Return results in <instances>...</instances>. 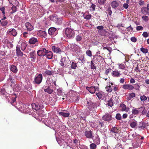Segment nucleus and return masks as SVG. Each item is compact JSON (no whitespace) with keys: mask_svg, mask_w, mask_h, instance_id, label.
<instances>
[{"mask_svg":"<svg viewBox=\"0 0 149 149\" xmlns=\"http://www.w3.org/2000/svg\"><path fill=\"white\" fill-rule=\"evenodd\" d=\"M86 106L90 111H94L95 108H96V103H87Z\"/></svg>","mask_w":149,"mask_h":149,"instance_id":"obj_8","label":"nucleus"},{"mask_svg":"<svg viewBox=\"0 0 149 149\" xmlns=\"http://www.w3.org/2000/svg\"><path fill=\"white\" fill-rule=\"evenodd\" d=\"M45 73L48 75H50L54 73V72L49 70H46L45 71Z\"/></svg>","mask_w":149,"mask_h":149,"instance_id":"obj_36","label":"nucleus"},{"mask_svg":"<svg viewBox=\"0 0 149 149\" xmlns=\"http://www.w3.org/2000/svg\"><path fill=\"white\" fill-rule=\"evenodd\" d=\"M141 51L144 53H146L148 52V49L143 47L141 48Z\"/></svg>","mask_w":149,"mask_h":149,"instance_id":"obj_45","label":"nucleus"},{"mask_svg":"<svg viewBox=\"0 0 149 149\" xmlns=\"http://www.w3.org/2000/svg\"><path fill=\"white\" fill-rule=\"evenodd\" d=\"M112 75L115 77H119L121 75L120 72L117 70L113 71L111 72Z\"/></svg>","mask_w":149,"mask_h":149,"instance_id":"obj_22","label":"nucleus"},{"mask_svg":"<svg viewBox=\"0 0 149 149\" xmlns=\"http://www.w3.org/2000/svg\"><path fill=\"white\" fill-rule=\"evenodd\" d=\"M84 135L87 138L89 139H93V136L92 135V132L91 130L86 131L84 132Z\"/></svg>","mask_w":149,"mask_h":149,"instance_id":"obj_12","label":"nucleus"},{"mask_svg":"<svg viewBox=\"0 0 149 149\" xmlns=\"http://www.w3.org/2000/svg\"><path fill=\"white\" fill-rule=\"evenodd\" d=\"M77 63L74 62H73L72 63L71 67L72 69H75L77 67Z\"/></svg>","mask_w":149,"mask_h":149,"instance_id":"obj_37","label":"nucleus"},{"mask_svg":"<svg viewBox=\"0 0 149 149\" xmlns=\"http://www.w3.org/2000/svg\"><path fill=\"white\" fill-rule=\"evenodd\" d=\"M11 70L14 73H16L17 71V69L16 66L14 65H12L10 67Z\"/></svg>","mask_w":149,"mask_h":149,"instance_id":"obj_28","label":"nucleus"},{"mask_svg":"<svg viewBox=\"0 0 149 149\" xmlns=\"http://www.w3.org/2000/svg\"><path fill=\"white\" fill-rule=\"evenodd\" d=\"M70 60L66 57H63L60 61V65L62 66L65 68H68L70 65Z\"/></svg>","mask_w":149,"mask_h":149,"instance_id":"obj_2","label":"nucleus"},{"mask_svg":"<svg viewBox=\"0 0 149 149\" xmlns=\"http://www.w3.org/2000/svg\"><path fill=\"white\" fill-rule=\"evenodd\" d=\"M131 40L133 42H135L136 41V39L134 37H132L131 38Z\"/></svg>","mask_w":149,"mask_h":149,"instance_id":"obj_62","label":"nucleus"},{"mask_svg":"<svg viewBox=\"0 0 149 149\" xmlns=\"http://www.w3.org/2000/svg\"><path fill=\"white\" fill-rule=\"evenodd\" d=\"M57 93L58 95H62L63 94V93L61 89L60 88L57 90Z\"/></svg>","mask_w":149,"mask_h":149,"instance_id":"obj_33","label":"nucleus"},{"mask_svg":"<svg viewBox=\"0 0 149 149\" xmlns=\"http://www.w3.org/2000/svg\"><path fill=\"white\" fill-rule=\"evenodd\" d=\"M17 47H20L21 49L24 51L26 47V45L25 42L20 41L18 42Z\"/></svg>","mask_w":149,"mask_h":149,"instance_id":"obj_7","label":"nucleus"},{"mask_svg":"<svg viewBox=\"0 0 149 149\" xmlns=\"http://www.w3.org/2000/svg\"><path fill=\"white\" fill-rule=\"evenodd\" d=\"M38 34L40 36L45 37L46 36V32L45 31H40L38 33Z\"/></svg>","mask_w":149,"mask_h":149,"instance_id":"obj_30","label":"nucleus"},{"mask_svg":"<svg viewBox=\"0 0 149 149\" xmlns=\"http://www.w3.org/2000/svg\"><path fill=\"white\" fill-rule=\"evenodd\" d=\"M42 79V75L41 74H40L36 76L33 82L34 84H39L41 82Z\"/></svg>","mask_w":149,"mask_h":149,"instance_id":"obj_4","label":"nucleus"},{"mask_svg":"<svg viewBox=\"0 0 149 149\" xmlns=\"http://www.w3.org/2000/svg\"><path fill=\"white\" fill-rule=\"evenodd\" d=\"M106 0H98V3L101 5H103L104 4Z\"/></svg>","mask_w":149,"mask_h":149,"instance_id":"obj_47","label":"nucleus"},{"mask_svg":"<svg viewBox=\"0 0 149 149\" xmlns=\"http://www.w3.org/2000/svg\"><path fill=\"white\" fill-rule=\"evenodd\" d=\"M139 125V128L142 129H144L146 128L148 126L146 123L144 122L140 123Z\"/></svg>","mask_w":149,"mask_h":149,"instance_id":"obj_29","label":"nucleus"},{"mask_svg":"<svg viewBox=\"0 0 149 149\" xmlns=\"http://www.w3.org/2000/svg\"><path fill=\"white\" fill-rule=\"evenodd\" d=\"M41 103H32L31 105L33 109L37 110L40 109H42V105L41 106Z\"/></svg>","mask_w":149,"mask_h":149,"instance_id":"obj_5","label":"nucleus"},{"mask_svg":"<svg viewBox=\"0 0 149 149\" xmlns=\"http://www.w3.org/2000/svg\"><path fill=\"white\" fill-rule=\"evenodd\" d=\"M142 13L144 15H149V10L146 7H143L141 9Z\"/></svg>","mask_w":149,"mask_h":149,"instance_id":"obj_24","label":"nucleus"},{"mask_svg":"<svg viewBox=\"0 0 149 149\" xmlns=\"http://www.w3.org/2000/svg\"><path fill=\"white\" fill-rule=\"evenodd\" d=\"M143 36L145 38L147 37L148 36V34L147 32H144L142 34Z\"/></svg>","mask_w":149,"mask_h":149,"instance_id":"obj_59","label":"nucleus"},{"mask_svg":"<svg viewBox=\"0 0 149 149\" xmlns=\"http://www.w3.org/2000/svg\"><path fill=\"white\" fill-rule=\"evenodd\" d=\"M86 54L89 56H91L92 55V52L91 50H88L86 52Z\"/></svg>","mask_w":149,"mask_h":149,"instance_id":"obj_50","label":"nucleus"},{"mask_svg":"<svg viewBox=\"0 0 149 149\" xmlns=\"http://www.w3.org/2000/svg\"><path fill=\"white\" fill-rule=\"evenodd\" d=\"M103 125V123L102 122H100L99 121H97V122L95 125V127L96 128L100 129L101 128Z\"/></svg>","mask_w":149,"mask_h":149,"instance_id":"obj_15","label":"nucleus"},{"mask_svg":"<svg viewBox=\"0 0 149 149\" xmlns=\"http://www.w3.org/2000/svg\"><path fill=\"white\" fill-rule=\"evenodd\" d=\"M143 29V27L141 26H138L136 27V29L137 31L142 30Z\"/></svg>","mask_w":149,"mask_h":149,"instance_id":"obj_56","label":"nucleus"},{"mask_svg":"<svg viewBox=\"0 0 149 149\" xmlns=\"http://www.w3.org/2000/svg\"><path fill=\"white\" fill-rule=\"evenodd\" d=\"M123 89L126 90H132L134 89L133 86L130 84H126L123 86Z\"/></svg>","mask_w":149,"mask_h":149,"instance_id":"obj_14","label":"nucleus"},{"mask_svg":"<svg viewBox=\"0 0 149 149\" xmlns=\"http://www.w3.org/2000/svg\"><path fill=\"white\" fill-rule=\"evenodd\" d=\"M134 88L136 91H139L140 86L138 84H136L134 85Z\"/></svg>","mask_w":149,"mask_h":149,"instance_id":"obj_32","label":"nucleus"},{"mask_svg":"<svg viewBox=\"0 0 149 149\" xmlns=\"http://www.w3.org/2000/svg\"><path fill=\"white\" fill-rule=\"evenodd\" d=\"M16 51L17 55L18 56H22L23 54L20 50V47H16Z\"/></svg>","mask_w":149,"mask_h":149,"instance_id":"obj_25","label":"nucleus"},{"mask_svg":"<svg viewBox=\"0 0 149 149\" xmlns=\"http://www.w3.org/2000/svg\"><path fill=\"white\" fill-rule=\"evenodd\" d=\"M139 111L137 109H134L132 110V114L136 115L138 114Z\"/></svg>","mask_w":149,"mask_h":149,"instance_id":"obj_43","label":"nucleus"},{"mask_svg":"<svg viewBox=\"0 0 149 149\" xmlns=\"http://www.w3.org/2000/svg\"><path fill=\"white\" fill-rule=\"evenodd\" d=\"M86 89L91 93L93 94L95 93L96 89H97V88L95 86H91L90 87L87 86L86 87Z\"/></svg>","mask_w":149,"mask_h":149,"instance_id":"obj_16","label":"nucleus"},{"mask_svg":"<svg viewBox=\"0 0 149 149\" xmlns=\"http://www.w3.org/2000/svg\"><path fill=\"white\" fill-rule=\"evenodd\" d=\"M118 129L116 127H114L111 129L110 133L111 134H114V135H116V134L118 133Z\"/></svg>","mask_w":149,"mask_h":149,"instance_id":"obj_21","label":"nucleus"},{"mask_svg":"<svg viewBox=\"0 0 149 149\" xmlns=\"http://www.w3.org/2000/svg\"><path fill=\"white\" fill-rule=\"evenodd\" d=\"M90 149H96V145L94 143H92L90 144Z\"/></svg>","mask_w":149,"mask_h":149,"instance_id":"obj_35","label":"nucleus"},{"mask_svg":"<svg viewBox=\"0 0 149 149\" xmlns=\"http://www.w3.org/2000/svg\"><path fill=\"white\" fill-rule=\"evenodd\" d=\"M92 17L91 15L89 14L88 15H86V16L84 15V18L86 19H90Z\"/></svg>","mask_w":149,"mask_h":149,"instance_id":"obj_46","label":"nucleus"},{"mask_svg":"<svg viewBox=\"0 0 149 149\" xmlns=\"http://www.w3.org/2000/svg\"><path fill=\"white\" fill-rule=\"evenodd\" d=\"M52 19L56 23L58 24H60L62 23V18H58L56 16H53L52 17Z\"/></svg>","mask_w":149,"mask_h":149,"instance_id":"obj_10","label":"nucleus"},{"mask_svg":"<svg viewBox=\"0 0 149 149\" xmlns=\"http://www.w3.org/2000/svg\"><path fill=\"white\" fill-rule=\"evenodd\" d=\"M47 51L45 48H42L40 50H38L37 52V54L39 56H45Z\"/></svg>","mask_w":149,"mask_h":149,"instance_id":"obj_9","label":"nucleus"},{"mask_svg":"<svg viewBox=\"0 0 149 149\" xmlns=\"http://www.w3.org/2000/svg\"><path fill=\"white\" fill-rule=\"evenodd\" d=\"M35 51H33L32 52H31L30 53L31 57L32 58H33L34 57V55Z\"/></svg>","mask_w":149,"mask_h":149,"instance_id":"obj_55","label":"nucleus"},{"mask_svg":"<svg viewBox=\"0 0 149 149\" xmlns=\"http://www.w3.org/2000/svg\"><path fill=\"white\" fill-rule=\"evenodd\" d=\"M97 28L98 29L102 30L103 29L104 27L102 26H98L97 27Z\"/></svg>","mask_w":149,"mask_h":149,"instance_id":"obj_64","label":"nucleus"},{"mask_svg":"<svg viewBox=\"0 0 149 149\" xmlns=\"http://www.w3.org/2000/svg\"><path fill=\"white\" fill-rule=\"evenodd\" d=\"M52 49L54 52L60 54L62 52V51L60 48L56 46H52Z\"/></svg>","mask_w":149,"mask_h":149,"instance_id":"obj_18","label":"nucleus"},{"mask_svg":"<svg viewBox=\"0 0 149 149\" xmlns=\"http://www.w3.org/2000/svg\"><path fill=\"white\" fill-rule=\"evenodd\" d=\"M11 9L12 10V11L11 12V13H13L16 11V8L15 7L13 6Z\"/></svg>","mask_w":149,"mask_h":149,"instance_id":"obj_53","label":"nucleus"},{"mask_svg":"<svg viewBox=\"0 0 149 149\" xmlns=\"http://www.w3.org/2000/svg\"><path fill=\"white\" fill-rule=\"evenodd\" d=\"M120 107L121 108V110L122 111H125L127 112L129 110V107H126V105L123 103L120 104Z\"/></svg>","mask_w":149,"mask_h":149,"instance_id":"obj_20","label":"nucleus"},{"mask_svg":"<svg viewBox=\"0 0 149 149\" xmlns=\"http://www.w3.org/2000/svg\"><path fill=\"white\" fill-rule=\"evenodd\" d=\"M91 68L92 69H96V67L95 66V65L94 64V63H93V61H91Z\"/></svg>","mask_w":149,"mask_h":149,"instance_id":"obj_40","label":"nucleus"},{"mask_svg":"<svg viewBox=\"0 0 149 149\" xmlns=\"http://www.w3.org/2000/svg\"><path fill=\"white\" fill-rule=\"evenodd\" d=\"M56 29L54 27H51L48 30L49 34L50 35H55V32L56 31Z\"/></svg>","mask_w":149,"mask_h":149,"instance_id":"obj_19","label":"nucleus"},{"mask_svg":"<svg viewBox=\"0 0 149 149\" xmlns=\"http://www.w3.org/2000/svg\"><path fill=\"white\" fill-rule=\"evenodd\" d=\"M116 118L118 120H120L121 119V115L120 113H117L116 116Z\"/></svg>","mask_w":149,"mask_h":149,"instance_id":"obj_39","label":"nucleus"},{"mask_svg":"<svg viewBox=\"0 0 149 149\" xmlns=\"http://www.w3.org/2000/svg\"><path fill=\"white\" fill-rule=\"evenodd\" d=\"M130 127L132 128H135L136 126L137 123L136 122H132L130 124Z\"/></svg>","mask_w":149,"mask_h":149,"instance_id":"obj_34","label":"nucleus"},{"mask_svg":"<svg viewBox=\"0 0 149 149\" xmlns=\"http://www.w3.org/2000/svg\"><path fill=\"white\" fill-rule=\"evenodd\" d=\"M7 33L10 35H12L13 36H16L17 34V33L16 30L14 29H8L7 32Z\"/></svg>","mask_w":149,"mask_h":149,"instance_id":"obj_11","label":"nucleus"},{"mask_svg":"<svg viewBox=\"0 0 149 149\" xmlns=\"http://www.w3.org/2000/svg\"><path fill=\"white\" fill-rule=\"evenodd\" d=\"M119 68L121 69H124L125 68V66L123 64H120L119 65Z\"/></svg>","mask_w":149,"mask_h":149,"instance_id":"obj_57","label":"nucleus"},{"mask_svg":"<svg viewBox=\"0 0 149 149\" xmlns=\"http://www.w3.org/2000/svg\"><path fill=\"white\" fill-rule=\"evenodd\" d=\"M100 139L99 138V136L97 135L95 139V142L96 144H98L100 142Z\"/></svg>","mask_w":149,"mask_h":149,"instance_id":"obj_38","label":"nucleus"},{"mask_svg":"<svg viewBox=\"0 0 149 149\" xmlns=\"http://www.w3.org/2000/svg\"><path fill=\"white\" fill-rule=\"evenodd\" d=\"M95 6H96L94 4H92L91 6L90 7V10H91L94 11Z\"/></svg>","mask_w":149,"mask_h":149,"instance_id":"obj_49","label":"nucleus"},{"mask_svg":"<svg viewBox=\"0 0 149 149\" xmlns=\"http://www.w3.org/2000/svg\"><path fill=\"white\" fill-rule=\"evenodd\" d=\"M140 98L141 100L142 101L146 100L147 99V97H146L144 95H143L141 96L140 97Z\"/></svg>","mask_w":149,"mask_h":149,"instance_id":"obj_44","label":"nucleus"},{"mask_svg":"<svg viewBox=\"0 0 149 149\" xmlns=\"http://www.w3.org/2000/svg\"><path fill=\"white\" fill-rule=\"evenodd\" d=\"M58 114L60 116H62L65 118L69 117L70 116V113L69 112H68L66 113L62 112H59Z\"/></svg>","mask_w":149,"mask_h":149,"instance_id":"obj_26","label":"nucleus"},{"mask_svg":"<svg viewBox=\"0 0 149 149\" xmlns=\"http://www.w3.org/2000/svg\"><path fill=\"white\" fill-rule=\"evenodd\" d=\"M39 41L38 39L34 37H33L29 39V43L30 45H34V46H37L39 45Z\"/></svg>","mask_w":149,"mask_h":149,"instance_id":"obj_3","label":"nucleus"},{"mask_svg":"<svg viewBox=\"0 0 149 149\" xmlns=\"http://www.w3.org/2000/svg\"><path fill=\"white\" fill-rule=\"evenodd\" d=\"M123 7L125 9H127L129 7V5L127 3H125L123 5Z\"/></svg>","mask_w":149,"mask_h":149,"instance_id":"obj_60","label":"nucleus"},{"mask_svg":"<svg viewBox=\"0 0 149 149\" xmlns=\"http://www.w3.org/2000/svg\"><path fill=\"white\" fill-rule=\"evenodd\" d=\"M0 10L1 11L3 14L4 15L5 14V8L4 7H3L2 8H0Z\"/></svg>","mask_w":149,"mask_h":149,"instance_id":"obj_61","label":"nucleus"},{"mask_svg":"<svg viewBox=\"0 0 149 149\" xmlns=\"http://www.w3.org/2000/svg\"><path fill=\"white\" fill-rule=\"evenodd\" d=\"M25 26L28 31H30L33 29V27L31 24L29 22H26L25 24Z\"/></svg>","mask_w":149,"mask_h":149,"instance_id":"obj_17","label":"nucleus"},{"mask_svg":"<svg viewBox=\"0 0 149 149\" xmlns=\"http://www.w3.org/2000/svg\"><path fill=\"white\" fill-rule=\"evenodd\" d=\"M107 11L108 15H111V13H112V12L111 9L110 7L109 6L108 8Z\"/></svg>","mask_w":149,"mask_h":149,"instance_id":"obj_42","label":"nucleus"},{"mask_svg":"<svg viewBox=\"0 0 149 149\" xmlns=\"http://www.w3.org/2000/svg\"><path fill=\"white\" fill-rule=\"evenodd\" d=\"M71 49L73 51H76L78 49L79 47L74 44H72L70 46Z\"/></svg>","mask_w":149,"mask_h":149,"instance_id":"obj_27","label":"nucleus"},{"mask_svg":"<svg viewBox=\"0 0 149 149\" xmlns=\"http://www.w3.org/2000/svg\"><path fill=\"white\" fill-rule=\"evenodd\" d=\"M82 38L81 36L79 35L77 36L76 37V40L77 42L81 41Z\"/></svg>","mask_w":149,"mask_h":149,"instance_id":"obj_48","label":"nucleus"},{"mask_svg":"<svg viewBox=\"0 0 149 149\" xmlns=\"http://www.w3.org/2000/svg\"><path fill=\"white\" fill-rule=\"evenodd\" d=\"M96 95L100 99L102 98V94L99 92L96 93Z\"/></svg>","mask_w":149,"mask_h":149,"instance_id":"obj_52","label":"nucleus"},{"mask_svg":"<svg viewBox=\"0 0 149 149\" xmlns=\"http://www.w3.org/2000/svg\"><path fill=\"white\" fill-rule=\"evenodd\" d=\"M111 5L113 8L116 9L118 6L119 3V2L117 1H113L111 2Z\"/></svg>","mask_w":149,"mask_h":149,"instance_id":"obj_13","label":"nucleus"},{"mask_svg":"<svg viewBox=\"0 0 149 149\" xmlns=\"http://www.w3.org/2000/svg\"><path fill=\"white\" fill-rule=\"evenodd\" d=\"M45 56L46 57L49 59H51L53 56L52 52L50 51L47 50Z\"/></svg>","mask_w":149,"mask_h":149,"instance_id":"obj_23","label":"nucleus"},{"mask_svg":"<svg viewBox=\"0 0 149 149\" xmlns=\"http://www.w3.org/2000/svg\"><path fill=\"white\" fill-rule=\"evenodd\" d=\"M44 91L45 92H47V93L50 94L52 92L53 90L49 88V87H48L47 88L44 89Z\"/></svg>","mask_w":149,"mask_h":149,"instance_id":"obj_31","label":"nucleus"},{"mask_svg":"<svg viewBox=\"0 0 149 149\" xmlns=\"http://www.w3.org/2000/svg\"><path fill=\"white\" fill-rule=\"evenodd\" d=\"M106 91L107 92H111L112 91V88L110 86L106 87Z\"/></svg>","mask_w":149,"mask_h":149,"instance_id":"obj_41","label":"nucleus"},{"mask_svg":"<svg viewBox=\"0 0 149 149\" xmlns=\"http://www.w3.org/2000/svg\"><path fill=\"white\" fill-rule=\"evenodd\" d=\"M102 119L104 121L109 122L112 120V118L111 115L109 113H106L102 117Z\"/></svg>","mask_w":149,"mask_h":149,"instance_id":"obj_6","label":"nucleus"},{"mask_svg":"<svg viewBox=\"0 0 149 149\" xmlns=\"http://www.w3.org/2000/svg\"><path fill=\"white\" fill-rule=\"evenodd\" d=\"M65 33L66 36L69 38L73 37L75 35L74 30L69 28H67L65 29Z\"/></svg>","mask_w":149,"mask_h":149,"instance_id":"obj_1","label":"nucleus"},{"mask_svg":"<svg viewBox=\"0 0 149 149\" xmlns=\"http://www.w3.org/2000/svg\"><path fill=\"white\" fill-rule=\"evenodd\" d=\"M111 69L110 68H109L106 70L105 71V74H108L110 72H111Z\"/></svg>","mask_w":149,"mask_h":149,"instance_id":"obj_63","label":"nucleus"},{"mask_svg":"<svg viewBox=\"0 0 149 149\" xmlns=\"http://www.w3.org/2000/svg\"><path fill=\"white\" fill-rule=\"evenodd\" d=\"M142 18L143 19L146 21H147L148 20V18L147 16L144 15L142 16Z\"/></svg>","mask_w":149,"mask_h":149,"instance_id":"obj_51","label":"nucleus"},{"mask_svg":"<svg viewBox=\"0 0 149 149\" xmlns=\"http://www.w3.org/2000/svg\"><path fill=\"white\" fill-rule=\"evenodd\" d=\"M8 24V22L6 21H3L1 22V24L3 26H6Z\"/></svg>","mask_w":149,"mask_h":149,"instance_id":"obj_54","label":"nucleus"},{"mask_svg":"<svg viewBox=\"0 0 149 149\" xmlns=\"http://www.w3.org/2000/svg\"><path fill=\"white\" fill-rule=\"evenodd\" d=\"M16 98L17 97L15 95H13V97H12V101L13 102L15 101Z\"/></svg>","mask_w":149,"mask_h":149,"instance_id":"obj_58","label":"nucleus"}]
</instances>
